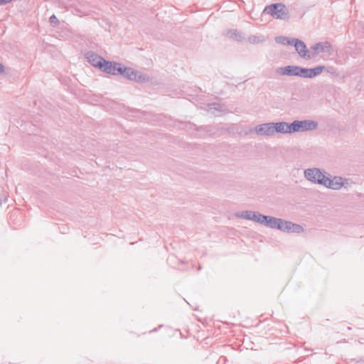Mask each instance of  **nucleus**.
Masks as SVG:
<instances>
[{"label":"nucleus","instance_id":"3","mask_svg":"<svg viewBox=\"0 0 364 364\" xmlns=\"http://www.w3.org/2000/svg\"><path fill=\"white\" fill-rule=\"evenodd\" d=\"M320 53H324L325 56L330 57L333 54V48L328 41L316 43L309 49L308 60L316 58Z\"/></svg>","mask_w":364,"mask_h":364},{"label":"nucleus","instance_id":"2","mask_svg":"<svg viewBox=\"0 0 364 364\" xmlns=\"http://www.w3.org/2000/svg\"><path fill=\"white\" fill-rule=\"evenodd\" d=\"M264 13L270 14L275 18L288 20L289 14L285 5L281 3L273 4L267 6L264 9Z\"/></svg>","mask_w":364,"mask_h":364},{"label":"nucleus","instance_id":"23","mask_svg":"<svg viewBox=\"0 0 364 364\" xmlns=\"http://www.w3.org/2000/svg\"><path fill=\"white\" fill-rule=\"evenodd\" d=\"M12 0H2V2L4 3V4H7L9 3H10Z\"/></svg>","mask_w":364,"mask_h":364},{"label":"nucleus","instance_id":"21","mask_svg":"<svg viewBox=\"0 0 364 364\" xmlns=\"http://www.w3.org/2000/svg\"><path fill=\"white\" fill-rule=\"evenodd\" d=\"M49 21H50V23H52V24L56 25V24L58 23V20L57 17L55 15H52L50 17Z\"/></svg>","mask_w":364,"mask_h":364},{"label":"nucleus","instance_id":"6","mask_svg":"<svg viewBox=\"0 0 364 364\" xmlns=\"http://www.w3.org/2000/svg\"><path fill=\"white\" fill-rule=\"evenodd\" d=\"M279 230L291 233H301L304 232V228L299 224L294 223L291 221L280 219Z\"/></svg>","mask_w":364,"mask_h":364},{"label":"nucleus","instance_id":"8","mask_svg":"<svg viewBox=\"0 0 364 364\" xmlns=\"http://www.w3.org/2000/svg\"><path fill=\"white\" fill-rule=\"evenodd\" d=\"M100 70L108 74L119 75V73L122 72V65L116 62H110L105 60V63H103Z\"/></svg>","mask_w":364,"mask_h":364},{"label":"nucleus","instance_id":"22","mask_svg":"<svg viewBox=\"0 0 364 364\" xmlns=\"http://www.w3.org/2000/svg\"><path fill=\"white\" fill-rule=\"evenodd\" d=\"M326 69V71L331 74L335 73V68L333 67H328Z\"/></svg>","mask_w":364,"mask_h":364},{"label":"nucleus","instance_id":"10","mask_svg":"<svg viewBox=\"0 0 364 364\" xmlns=\"http://www.w3.org/2000/svg\"><path fill=\"white\" fill-rule=\"evenodd\" d=\"M85 58L87 61L91 63L93 66L101 69L105 59L92 51H89L85 54Z\"/></svg>","mask_w":364,"mask_h":364},{"label":"nucleus","instance_id":"14","mask_svg":"<svg viewBox=\"0 0 364 364\" xmlns=\"http://www.w3.org/2000/svg\"><path fill=\"white\" fill-rule=\"evenodd\" d=\"M281 218L265 215L262 225L278 230Z\"/></svg>","mask_w":364,"mask_h":364},{"label":"nucleus","instance_id":"17","mask_svg":"<svg viewBox=\"0 0 364 364\" xmlns=\"http://www.w3.org/2000/svg\"><path fill=\"white\" fill-rule=\"evenodd\" d=\"M264 217H265L264 215H262L259 212L252 211L251 220L256 222L260 225H262L263 222H264Z\"/></svg>","mask_w":364,"mask_h":364},{"label":"nucleus","instance_id":"20","mask_svg":"<svg viewBox=\"0 0 364 364\" xmlns=\"http://www.w3.org/2000/svg\"><path fill=\"white\" fill-rule=\"evenodd\" d=\"M212 109H215V110L220 111V112L223 111L222 106H220V105H218V104H215V103L210 105V111H211Z\"/></svg>","mask_w":364,"mask_h":364},{"label":"nucleus","instance_id":"16","mask_svg":"<svg viewBox=\"0 0 364 364\" xmlns=\"http://www.w3.org/2000/svg\"><path fill=\"white\" fill-rule=\"evenodd\" d=\"M266 41V38L264 36H250L247 38V41L250 44H259Z\"/></svg>","mask_w":364,"mask_h":364},{"label":"nucleus","instance_id":"25","mask_svg":"<svg viewBox=\"0 0 364 364\" xmlns=\"http://www.w3.org/2000/svg\"><path fill=\"white\" fill-rule=\"evenodd\" d=\"M1 5H4V3L2 2V0H0V6Z\"/></svg>","mask_w":364,"mask_h":364},{"label":"nucleus","instance_id":"7","mask_svg":"<svg viewBox=\"0 0 364 364\" xmlns=\"http://www.w3.org/2000/svg\"><path fill=\"white\" fill-rule=\"evenodd\" d=\"M325 70V66L318 65L314 68H305L299 67V75L303 78H313L320 75Z\"/></svg>","mask_w":364,"mask_h":364},{"label":"nucleus","instance_id":"15","mask_svg":"<svg viewBox=\"0 0 364 364\" xmlns=\"http://www.w3.org/2000/svg\"><path fill=\"white\" fill-rule=\"evenodd\" d=\"M226 36L229 38H231L238 42H241L245 39L242 33L236 29L228 30L226 33Z\"/></svg>","mask_w":364,"mask_h":364},{"label":"nucleus","instance_id":"5","mask_svg":"<svg viewBox=\"0 0 364 364\" xmlns=\"http://www.w3.org/2000/svg\"><path fill=\"white\" fill-rule=\"evenodd\" d=\"M119 75L128 80H134L140 83L148 82L149 80V76L141 72L135 70L132 68H125L122 66V72L119 73Z\"/></svg>","mask_w":364,"mask_h":364},{"label":"nucleus","instance_id":"4","mask_svg":"<svg viewBox=\"0 0 364 364\" xmlns=\"http://www.w3.org/2000/svg\"><path fill=\"white\" fill-rule=\"evenodd\" d=\"M318 123L316 121L305 119V120H294L291 123V133L294 132H304L312 131L317 128Z\"/></svg>","mask_w":364,"mask_h":364},{"label":"nucleus","instance_id":"9","mask_svg":"<svg viewBox=\"0 0 364 364\" xmlns=\"http://www.w3.org/2000/svg\"><path fill=\"white\" fill-rule=\"evenodd\" d=\"M273 122L264 123L255 127V131L257 135L272 136L274 135Z\"/></svg>","mask_w":364,"mask_h":364},{"label":"nucleus","instance_id":"1","mask_svg":"<svg viewBox=\"0 0 364 364\" xmlns=\"http://www.w3.org/2000/svg\"><path fill=\"white\" fill-rule=\"evenodd\" d=\"M304 176L306 180L312 183L321 185L334 191H339L343 188L348 189L353 183L350 178L331 176L324 170L316 167L305 169Z\"/></svg>","mask_w":364,"mask_h":364},{"label":"nucleus","instance_id":"13","mask_svg":"<svg viewBox=\"0 0 364 364\" xmlns=\"http://www.w3.org/2000/svg\"><path fill=\"white\" fill-rule=\"evenodd\" d=\"M299 66L297 65H288L283 68H280L277 71L282 75L288 76H298L299 75Z\"/></svg>","mask_w":364,"mask_h":364},{"label":"nucleus","instance_id":"12","mask_svg":"<svg viewBox=\"0 0 364 364\" xmlns=\"http://www.w3.org/2000/svg\"><path fill=\"white\" fill-rule=\"evenodd\" d=\"M294 48L298 53V54L303 58L308 60V55H309V50H306V44L296 38L294 39Z\"/></svg>","mask_w":364,"mask_h":364},{"label":"nucleus","instance_id":"24","mask_svg":"<svg viewBox=\"0 0 364 364\" xmlns=\"http://www.w3.org/2000/svg\"><path fill=\"white\" fill-rule=\"evenodd\" d=\"M4 66L0 63V73H4Z\"/></svg>","mask_w":364,"mask_h":364},{"label":"nucleus","instance_id":"18","mask_svg":"<svg viewBox=\"0 0 364 364\" xmlns=\"http://www.w3.org/2000/svg\"><path fill=\"white\" fill-rule=\"evenodd\" d=\"M294 38H289L284 36L276 37L275 41L277 43L282 45H293Z\"/></svg>","mask_w":364,"mask_h":364},{"label":"nucleus","instance_id":"11","mask_svg":"<svg viewBox=\"0 0 364 364\" xmlns=\"http://www.w3.org/2000/svg\"><path fill=\"white\" fill-rule=\"evenodd\" d=\"M274 134L277 133L291 134V124L286 122H273Z\"/></svg>","mask_w":364,"mask_h":364},{"label":"nucleus","instance_id":"19","mask_svg":"<svg viewBox=\"0 0 364 364\" xmlns=\"http://www.w3.org/2000/svg\"><path fill=\"white\" fill-rule=\"evenodd\" d=\"M252 214V210H245V211L237 212L235 214V215L238 218H242V219L251 220Z\"/></svg>","mask_w":364,"mask_h":364}]
</instances>
